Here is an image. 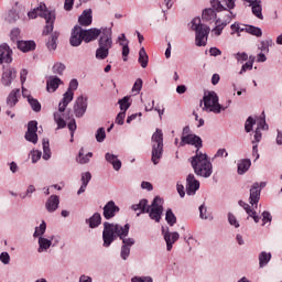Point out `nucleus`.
<instances>
[{"instance_id":"1","label":"nucleus","mask_w":282,"mask_h":282,"mask_svg":"<svg viewBox=\"0 0 282 282\" xmlns=\"http://www.w3.org/2000/svg\"><path fill=\"white\" fill-rule=\"evenodd\" d=\"M129 224L121 226L118 224L105 223L102 231L104 247L109 248V246H111V243L119 237V239L122 240V246L131 248V246L135 243V240L133 238H127L129 236Z\"/></svg>"},{"instance_id":"2","label":"nucleus","mask_w":282,"mask_h":282,"mask_svg":"<svg viewBox=\"0 0 282 282\" xmlns=\"http://www.w3.org/2000/svg\"><path fill=\"white\" fill-rule=\"evenodd\" d=\"M76 89H78V80L72 79L67 91L63 95V99L58 104V112L54 113L57 129H65V127H67V122L63 119V113L65 112V109H67V105L74 100V91H76Z\"/></svg>"},{"instance_id":"3","label":"nucleus","mask_w":282,"mask_h":282,"mask_svg":"<svg viewBox=\"0 0 282 282\" xmlns=\"http://www.w3.org/2000/svg\"><path fill=\"white\" fill-rule=\"evenodd\" d=\"M192 169L199 177L208 178L213 175V163L205 153L196 151V155L191 159Z\"/></svg>"},{"instance_id":"4","label":"nucleus","mask_w":282,"mask_h":282,"mask_svg":"<svg viewBox=\"0 0 282 282\" xmlns=\"http://www.w3.org/2000/svg\"><path fill=\"white\" fill-rule=\"evenodd\" d=\"M29 19H36V17H41L45 19L46 25L43 30V35L47 36L51 32H54V21H56V13L47 10V6L41 2L37 8L33 9L28 13Z\"/></svg>"},{"instance_id":"5","label":"nucleus","mask_w":282,"mask_h":282,"mask_svg":"<svg viewBox=\"0 0 282 282\" xmlns=\"http://www.w3.org/2000/svg\"><path fill=\"white\" fill-rule=\"evenodd\" d=\"M113 32L110 28H104L102 34L98 40V48L96 50L97 61H105L109 56V50L113 47Z\"/></svg>"},{"instance_id":"6","label":"nucleus","mask_w":282,"mask_h":282,"mask_svg":"<svg viewBox=\"0 0 282 282\" xmlns=\"http://www.w3.org/2000/svg\"><path fill=\"white\" fill-rule=\"evenodd\" d=\"M191 30L196 33L195 43L197 47H206L208 34H210V26L203 24L200 18H194L191 21Z\"/></svg>"},{"instance_id":"7","label":"nucleus","mask_w":282,"mask_h":282,"mask_svg":"<svg viewBox=\"0 0 282 282\" xmlns=\"http://www.w3.org/2000/svg\"><path fill=\"white\" fill-rule=\"evenodd\" d=\"M162 153H164V137L162 130L156 129L152 135V162L153 164H160L162 160Z\"/></svg>"},{"instance_id":"8","label":"nucleus","mask_w":282,"mask_h":282,"mask_svg":"<svg viewBox=\"0 0 282 282\" xmlns=\"http://www.w3.org/2000/svg\"><path fill=\"white\" fill-rule=\"evenodd\" d=\"M204 111H212L213 113H221V105H219V97L215 91H208L203 98Z\"/></svg>"},{"instance_id":"9","label":"nucleus","mask_w":282,"mask_h":282,"mask_svg":"<svg viewBox=\"0 0 282 282\" xmlns=\"http://www.w3.org/2000/svg\"><path fill=\"white\" fill-rule=\"evenodd\" d=\"M164 202L160 198V196L154 197L151 206H148V213L150 219L155 221L156 224H160V220L162 219V213H164L163 205Z\"/></svg>"},{"instance_id":"10","label":"nucleus","mask_w":282,"mask_h":282,"mask_svg":"<svg viewBox=\"0 0 282 282\" xmlns=\"http://www.w3.org/2000/svg\"><path fill=\"white\" fill-rule=\"evenodd\" d=\"M261 188H265V182L253 183V185L250 188V197H249V204L251 206H256L259 204V199H261Z\"/></svg>"},{"instance_id":"11","label":"nucleus","mask_w":282,"mask_h":282,"mask_svg":"<svg viewBox=\"0 0 282 282\" xmlns=\"http://www.w3.org/2000/svg\"><path fill=\"white\" fill-rule=\"evenodd\" d=\"M14 80H17V68H4L1 76V85H3V87H12Z\"/></svg>"},{"instance_id":"12","label":"nucleus","mask_w":282,"mask_h":282,"mask_svg":"<svg viewBox=\"0 0 282 282\" xmlns=\"http://www.w3.org/2000/svg\"><path fill=\"white\" fill-rule=\"evenodd\" d=\"M73 111L77 118H83L87 112V97L79 96L75 100Z\"/></svg>"},{"instance_id":"13","label":"nucleus","mask_w":282,"mask_h":282,"mask_svg":"<svg viewBox=\"0 0 282 282\" xmlns=\"http://www.w3.org/2000/svg\"><path fill=\"white\" fill-rule=\"evenodd\" d=\"M83 26L75 25L70 33L69 44L72 47H78L83 44Z\"/></svg>"},{"instance_id":"14","label":"nucleus","mask_w":282,"mask_h":282,"mask_svg":"<svg viewBox=\"0 0 282 282\" xmlns=\"http://www.w3.org/2000/svg\"><path fill=\"white\" fill-rule=\"evenodd\" d=\"M36 131H39V122L30 121L28 123V131L25 133V140L28 142H32V144H36V142H39V134H36Z\"/></svg>"},{"instance_id":"15","label":"nucleus","mask_w":282,"mask_h":282,"mask_svg":"<svg viewBox=\"0 0 282 282\" xmlns=\"http://www.w3.org/2000/svg\"><path fill=\"white\" fill-rule=\"evenodd\" d=\"M162 235L164 237V241L166 242V250L171 252L173 250V243L180 239V234L177 231L171 232L169 229L162 228Z\"/></svg>"},{"instance_id":"16","label":"nucleus","mask_w":282,"mask_h":282,"mask_svg":"<svg viewBox=\"0 0 282 282\" xmlns=\"http://www.w3.org/2000/svg\"><path fill=\"white\" fill-rule=\"evenodd\" d=\"M246 3H249L251 12L256 15L257 19L263 21V4L261 0H243Z\"/></svg>"},{"instance_id":"17","label":"nucleus","mask_w":282,"mask_h":282,"mask_svg":"<svg viewBox=\"0 0 282 282\" xmlns=\"http://www.w3.org/2000/svg\"><path fill=\"white\" fill-rule=\"evenodd\" d=\"M230 21H232V18L230 15H228L225 20L217 19L215 21L216 26L212 29V36H221L224 29L226 28V25L230 24Z\"/></svg>"},{"instance_id":"18","label":"nucleus","mask_w":282,"mask_h":282,"mask_svg":"<svg viewBox=\"0 0 282 282\" xmlns=\"http://www.w3.org/2000/svg\"><path fill=\"white\" fill-rule=\"evenodd\" d=\"M102 30H105V28H101V29L93 28V29H88V30L83 29L84 42L91 43V41H96V39H98V36H101Z\"/></svg>"},{"instance_id":"19","label":"nucleus","mask_w":282,"mask_h":282,"mask_svg":"<svg viewBox=\"0 0 282 282\" xmlns=\"http://www.w3.org/2000/svg\"><path fill=\"white\" fill-rule=\"evenodd\" d=\"M199 191V182L195 178L194 174H188L186 178V194L195 195Z\"/></svg>"},{"instance_id":"20","label":"nucleus","mask_w":282,"mask_h":282,"mask_svg":"<svg viewBox=\"0 0 282 282\" xmlns=\"http://www.w3.org/2000/svg\"><path fill=\"white\" fill-rule=\"evenodd\" d=\"M117 213H120V207H118L113 200L108 202L104 206L105 219H113V217H116Z\"/></svg>"},{"instance_id":"21","label":"nucleus","mask_w":282,"mask_h":282,"mask_svg":"<svg viewBox=\"0 0 282 282\" xmlns=\"http://www.w3.org/2000/svg\"><path fill=\"white\" fill-rule=\"evenodd\" d=\"M184 144H192L193 147H196V149H202V138L195 134L183 135L181 139V147H184Z\"/></svg>"},{"instance_id":"22","label":"nucleus","mask_w":282,"mask_h":282,"mask_svg":"<svg viewBox=\"0 0 282 282\" xmlns=\"http://www.w3.org/2000/svg\"><path fill=\"white\" fill-rule=\"evenodd\" d=\"M19 98H21V89L14 88L12 89L9 95L7 96V106L10 109H14L17 107V104L19 102Z\"/></svg>"},{"instance_id":"23","label":"nucleus","mask_w":282,"mask_h":282,"mask_svg":"<svg viewBox=\"0 0 282 282\" xmlns=\"http://www.w3.org/2000/svg\"><path fill=\"white\" fill-rule=\"evenodd\" d=\"M12 63V50L8 44L0 45V65Z\"/></svg>"},{"instance_id":"24","label":"nucleus","mask_w":282,"mask_h":282,"mask_svg":"<svg viewBox=\"0 0 282 282\" xmlns=\"http://www.w3.org/2000/svg\"><path fill=\"white\" fill-rule=\"evenodd\" d=\"M59 204L61 198L57 195H51L45 203V208L47 213H56V210H58Z\"/></svg>"},{"instance_id":"25","label":"nucleus","mask_w":282,"mask_h":282,"mask_svg":"<svg viewBox=\"0 0 282 282\" xmlns=\"http://www.w3.org/2000/svg\"><path fill=\"white\" fill-rule=\"evenodd\" d=\"M63 85V80L56 76H50L46 80V91L48 94H54L58 87Z\"/></svg>"},{"instance_id":"26","label":"nucleus","mask_w":282,"mask_h":282,"mask_svg":"<svg viewBox=\"0 0 282 282\" xmlns=\"http://www.w3.org/2000/svg\"><path fill=\"white\" fill-rule=\"evenodd\" d=\"M93 21H94V18L91 15V9L84 10L78 18V23L83 28H88V25H91Z\"/></svg>"},{"instance_id":"27","label":"nucleus","mask_w":282,"mask_h":282,"mask_svg":"<svg viewBox=\"0 0 282 282\" xmlns=\"http://www.w3.org/2000/svg\"><path fill=\"white\" fill-rule=\"evenodd\" d=\"M54 237L55 236H51L50 238L40 237L37 240V243H39L37 252L40 253L47 252V250L52 248V241H54Z\"/></svg>"},{"instance_id":"28","label":"nucleus","mask_w":282,"mask_h":282,"mask_svg":"<svg viewBox=\"0 0 282 282\" xmlns=\"http://www.w3.org/2000/svg\"><path fill=\"white\" fill-rule=\"evenodd\" d=\"M106 161L109 162V164H111L115 169V171H120V169H122V162L120 161V159H118V156L116 154H111V153H106L105 155Z\"/></svg>"},{"instance_id":"29","label":"nucleus","mask_w":282,"mask_h":282,"mask_svg":"<svg viewBox=\"0 0 282 282\" xmlns=\"http://www.w3.org/2000/svg\"><path fill=\"white\" fill-rule=\"evenodd\" d=\"M239 206H241V208H243V210H246L247 215H249L250 217H252L253 221L256 224H259L261 217L257 216V212H254L249 205L248 203L243 202V200H239Z\"/></svg>"},{"instance_id":"30","label":"nucleus","mask_w":282,"mask_h":282,"mask_svg":"<svg viewBox=\"0 0 282 282\" xmlns=\"http://www.w3.org/2000/svg\"><path fill=\"white\" fill-rule=\"evenodd\" d=\"M86 224H88L89 228H98L102 224V216H100V213H95L90 218L86 219Z\"/></svg>"},{"instance_id":"31","label":"nucleus","mask_w":282,"mask_h":282,"mask_svg":"<svg viewBox=\"0 0 282 282\" xmlns=\"http://www.w3.org/2000/svg\"><path fill=\"white\" fill-rule=\"evenodd\" d=\"M18 48L21 52H32V50L36 48V43L34 41H18Z\"/></svg>"},{"instance_id":"32","label":"nucleus","mask_w":282,"mask_h":282,"mask_svg":"<svg viewBox=\"0 0 282 282\" xmlns=\"http://www.w3.org/2000/svg\"><path fill=\"white\" fill-rule=\"evenodd\" d=\"M131 208H132V210H134V212L140 210V213L137 214L138 217H140V215H142L143 213H147V212H148L147 209L149 208V200H147V199H141V200L139 202V204L132 205Z\"/></svg>"},{"instance_id":"33","label":"nucleus","mask_w":282,"mask_h":282,"mask_svg":"<svg viewBox=\"0 0 282 282\" xmlns=\"http://www.w3.org/2000/svg\"><path fill=\"white\" fill-rule=\"evenodd\" d=\"M250 166H252V162L249 159H243L239 161L238 175H243L245 173H248V171L250 170Z\"/></svg>"},{"instance_id":"34","label":"nucleus","mask_w":282,"mask_h":282,"mask_svg":"<svg viewBox=\"0 0 282 282\" xmlns=\"http://www.w3.org/2000/svg\"><path fill=\"white\" fill-rule=\"evenodd\" d=\"M91 181V173L86 172L82 174V186L77 192V195H83L87 188V184Z\"/></svg>"},{"instance_id":"35","label":"nucleus","mask_w":282,"mask_h":282,"mask_svg":"<svg viewBox=\"0 0 282 282\" xmlns=\"http://www.w3.org/2000/svg\"><path fill=\"white\" fill-rule=\"evenodd\" d=\"M91 158H94V153L88 152L85 155V149L82 148L78 153L77 162L78 164H87L89 163V160H91Z\"/></svg>"},{"instance_id":"36","label":"nucleus","mask_w":282,"mask_h":282,"mask_svg":"<svg viewBox=\"0 0 282 282\" xmlns=\"http://www.w3.org/2000/svg\"><path fill=\"white\" fill-rule=\"evenodd\" d=\"M139 63L143 69L149 65V55L147 54V50L141 47L139 51Z\"/></svg>"},{"instance_id":"37","label":"nucleus","mask_w":282,"mask_h":282,"mask_svg":"<svg viewBox=\"0 0 282 282\" xmlns=\"http://www.w3.org/2000/svg\"><path fill=\"white\" fill-rule=\"evenodd\" d=\"M203 21H215L217 20V12L214 9H205L202 14Z\"/></svg>"},{"instance_id":"38","label":"nucleus","mask_w":282,"mask_h":282,"mask_svg":"<svg viewBox=\"0 0 282 282\" xmlns=\"http://www.w3.org/2000/svg\"><path fill=\"white\" fill-rule=\"evenodd\" d=\"M272 259V253L262 251L259 254V265L260 268H264L267 263H270V260Z\"/></svg>"},{"instance_id":"39","label":"nucleus","mask_w":282,"mask_h":282,"mask_svg":"<svg viewBox=\"0 0 282 282\" xmlns=\"http://www.w3.org/2000/svg\"><path fill=\"white\" fill-rule=\"evenodd\" d=\"M246 32L247 34H251L252 36H258V39L263 36V31H261V28L254 25L247 24Z\"/></svg>"},{"instance_id":"40","label":"nucleus","mask_w":282,"mask_h":282,"mask_svg":"<svg viewBox=\"0 0 282 282\" xmlns=\"http://www.w3.org/2000/svg\"><path fill=\"white\" fill-rule=\"evenodd\" d=\"M246 28L247 24H241L239 22H235L234 24H231L230 29H231V34H241V32H246Z\"/></svg>"},{"instance_id":"41","label":"nucleus","mask_w":282,"mask_h":282,"mask_svg":"<svg viewBox=\"0 0 282 282\" xmlns=\"http://www.w3.org/2000/svg\"><path fill=\"white\" fill-rule=\"evenodd\" d=\"M56 41H58V33L54 32L48 37V41L46 43V46L48 50H56Z\"/></svg>"},{"instance_id":"42","label":"nucleus","mask_w":282,"mask_h":282,"mask_svg":"<svg viewBox=\"0 0 282 282\" xmlns=\"http://www.w3.org/2000/svg\"><path fill=\"white\" fill-rule=\"evenodd\" d=\"M165 221L169 224V226H175V224H177V217H175L173 210L167 209L165 214Z\"/></svg>"},{"instance_id":"43","label":"nucleus","mask_w":282,"mask_h":282,"mask_svg":"<svg viewBox=\"0 0 282 282\" xmlns=\"http://www.w3.org/2000/svg\"><path fill=\"white\" fill-rule=\"evenodd\" d=\"M43 160L52 158V150H50V141L43 140Z\"/></svg>"},{"instance_id":"44","label":"nucleus","mask_w":282,"mask_h":282,"mask_svg":"<svg viewBox=\"0 0 282 282\" xmlns=\"http://www.w3.org/2000/svg\"><path fill=\"white\" fill-rule=\"evenodd\" d=\"M45 230H47V224L43 220L39 227H35L33 237H43V235H45Z\"/></svg>"},{"instance_id":"45","label":"nucleus","mask_w":282,"mask_h":282,"mask_svg":"<svg viewBox=\"0 0 282 282\" xmlns=\"http://www.w3.org/2000/svg\"><path fill=\"white\" fill-rule=\"evenodd\" d=\"M118 105L120 106L121 112L127 113V109L131 107V102H129V97H123L118 101Z\"/></svg>"},{"instance_id":"46","label":"nucleus","mask_w":282,"mask_h":282,"mask_svg":"<svg viewBox=\"0 0 282 282\" xmlns=\"http://www.w3.org/2000/svg\"><path fill=\"white\" fill-rule=\"evenodd\" d=\"M28 102L33 111H35L36 113L41 111V102H39L34 97H29Z\"/></svg>"},{"instance_id":"47","label":"nucleus","mask_w":282,"mask_h":282,"mask_svg":"<svg viewBox=\"0 0 282 282\" xmlns=\"http://www.w3.org/2000/svg\"><path fill=\"white\" fill-rule=\"evenodd\" d=\"M257 129L258 131H268V123H265V115L262 112V117L258 119L257 121Z\"/></svg>"},{"instance_id":"48","label":"nucleus","mask_w":282,"mask_h":282,"mask_svg":"<svg viewBox=\"0 0 282 282\" xmlns=\"http://www.w3.org/2000/svg\"><path fill=\"white\" fill-rule=\"evenodd\" d=\"M254 124H257V120H254V118H252V117H249L245 123V131L247 133H250V131H252V127H254Z\"/></svg>"},{"instance_id":"49","label":"nucleus","mask_w":282,"mask_h":282,"mask_svg":"<svg viewBox=\"0 0 282 282\" xmlns=\"http://www.w3.org/2000/svg\"><path fill=\"white\" fill-rule=\"evenodd\" d=\"M97 142H105V138H107V132H105V128H99L95 134Z\"/></svg>"},{"instance_id":"50","label":"nucleus","mask_w":282,"mask_h":282,"mask_svg":"<svg viewBox=\"0 0 282 282\" xmlns=\"http://www.w3.org/2000/svg\"><path fill=\"white\" fill-rule=\"evenodd\" d=\"M64 72H65V64H63V63L54 64L53 74H58L59 76H63Z\"/></svg>"},{"instance_id":"51","label":"nucleus","mask_w":282,"mask_h":282,"mask_svg":"<svg viewBox=\"0 0 282 282\" xmlns=\"http://www.w3.org/2000/svg\"><path fill=\"white\" fill-rule=\"evenodd\" d=\"M210 3L214 10H216L217 12H224V10H226V7H224L221 1L219 0H210Z\"/></svg>"},{"instance_id":"52","label":"nucleus","mask_w":282,"mask_h":282,"mask_svg":"<svg viewBox=\"0 0 282 282\" xmlns=\"http://www.w3.org/2000/svg\"><path fill=\"white\" fill-rule=\"evenodd\" d=\"M6 20L9 23H14V21H19V13H17V11L11 10L9 11L8 15L6 17Z\"/></svg>"},{"instance_id":"53","label":"nucleus","mask_w":282,"mask_h":282,"mask_svg":"<svg viewBox=\"0 0 282 282\" xmlns=\"http://www.w3.org/2000/svg\"><path fill=\"white\" fill-rule=\"evenodd\" d=\"M120 45L122 46V57H123V61L124 63H127L128 58L127 56H129V42H121Z\"/></svg>"},{"instance_id":"54","label":"nucleus","mask_w":282,"mask_h":282,"mask_svg":"<svg viewBox=\"0 0 282 282\" xmlns=\"http://www.w3.org/2000/svg\"><path fill=\"white\" fill-rule=\"evenodd\" d=\"M129 254H131V248H129L127 246H122L121 247V259H123V261H127V259H129Z\"/></svg>"},{"instance_id":"55","label":"nucleus","mask_w":282,"mask_h":282,"mask_svg":"<svg viewBox=\"0 0 282 282\" xmlns=\"http://www.w3.org/2000/svg\"><path fill=\"white\" fill-rule=\"evenodd\" d=\"M235 58H236V61H238V63H246V61H248V55L245 52L237 53V54H235Z\"/></svg>"},{"instance_id":"56","label":"nucleus","mask_w":282,"mask_h":282,"mask_svg":"<svg viewBox=\"0 0 282 282\" xmlns=\"http://www.w3.org/2000/svg\"><path fill=\"white\" fill-rule=\"evenodd\" d=\"M228 221L230 226H235V228H239V220H237V217L232 215L231 213L228 214Z\"/></svg>"},{"instance_id":"57","label":"nucleus","mask_w":282,"mask_h":282,"mask_svg":"<svg viewBox=\"0 0 282 282\" xmlns=\"http://www.w3.org/2000/svg\"><path fill=\"white\" fill-rule=\"evenodd\" d=\"M0 261H1V263H3L4 265H8L9 263H10V253H8V252H2L1 254H0Z\"/></svg>"},{"instance_id":"58","label":"nucleus","mask_w":282,"mask_h":282,"mask_svg":"<svg viewBox=\"0 0 282 282\" xmlns=\"http://www.w3.org/2000/svg\"><path fill=\"white\" fill-rule=\"evenodd\" d=\"M262 221H263V226H265L267 224H270V221H272V215L270 214V212L262 213Z\"/></svg>"},{"instance_id":"59","label":"nucleus","mask_w":282,"mask_h":282,"mask_svg":"<svg viewBox=\"0 0 282 282\" xmlns=\"http://www.w3.org/2000/svg\"><path fill=\"white\" fill-rule=\"evenodd\" d=\"M142 89V79L141 78H138L135 82H134V85L132 87V91H137V94H140Z\"/></svg>"},{"instance_id":"60","label":"nucleus","mask_w":282,"mask_h":282,"mask_svg":"<svg viewBox=\"0 0 282 282\" xmlns=\"http://www.w3.org/2000/svg\"><path fill=\"white\" fill-rule=\"evenodd\" d=\"M124 118H127V112H119L116 118V124H124Z\"/></svg>"},{"instance_id":"61","label":"nucleus","mask_w":282,"mask_h":282,"mask_svg":"<svg viewBox=\"0 0 282 282\" xmlns=\"http://www.w3.org/2000/svg\"><path fill=\"white\" fill-rule=\"evenodd\" d=\"M31 155L33 164H36V162L41 160L42 153L39 150H34L33 152H31Z\"/></svg>"},{"instance_id":"62","label":"nucleus","mask_w":282,"mask_h":282,"mask_svg":"<svg viewBox=\"0 0 282 282\" xmlns=\"http://www.w3.org/2000/svg\"><path fill=\"white\" fill-rule=\"evenodd\" d=\"M252 62L245 63L240 69V74H246V72H250V69H252Z\"/></svg>"},{"instance_id":"63","label":"nucleus","mask_w":282,"mask_h":282,"mask_svg":"<svg viewBox=\"0 0 282 282\" xmlns=\"http://www.w3.org/2000/svg\"><path fill=\"white\" fill-rule=\"evenodd\" d=\"M206 213H208V210L206 209V206L200 205L199 206V217H200V219H208V215Z\"/></svg>"},{"instance_id":"64","label":"nucleus","mask_w":282,"mask_h":282,"mask_svg":"<svg viewBox=\"0 0 282 282\" xmlns=\"http://www.w3.org/2000/svg\"><path fill=\"white\" fill-rule=\"evenodd\" d=\"M215 158H228V152L226 151V149H219L214 155V159Z\"/></svg>"}]
</instances>
